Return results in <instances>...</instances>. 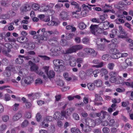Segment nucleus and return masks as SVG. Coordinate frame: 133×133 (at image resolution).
Returning a JSON list of instances; mask_svg holds the SVG:
<instances>
[{
	"mask_svg": "<svg viewBox=\"0 0 133 133\" xmlns=\"http://www.w3.org/2000/svg\"><path fill=\"white\" fill-rule=\"evenodd\" d=\"M50 7V6L49 5L44 6V10H43L44 11H46L49 10L48 12L52 13L51 15H53L55 13V11L52 9H50L49 10Z\"/></svg>",
	"mask_w": 133,
	"mask_h": 133,
	"instance_id": "nucleus-27",
	"label": "nucleus"
},
{
	"mask_svg": "<svg viewBox=\"0 0 133 133\" xmlns=\"http://www.w3.org/2000/svg\"><path fill=\"white\" fill-rule=\"evenodd\" d=\"M23 58H25L24 56L19 55L18 57L15 60L16 63L20 64H22L23 62Z\"/></svg>",
	"mask_w": 133,
	"mask_h": 133,
	"instance_id": "nucleus-10",
	"label": "nucleus"
},
{
	"mask_svg": "<svg viewBox=\"0 0 133 133\" xmlns=\"http://www.w3.org/2000/svg\"><path fill=\"white\" fill-rule=\"evenodd\" d=\"M72 116L73 118L75 120H78L79 119V117L77 114L74 113Z\"/></svg>",
	"mask_w": 133,
	"mask_h": 133,
	"instance_id": "nucleus-54",
	"label": "nucleus"
},
{
	"mask_svg": "<svg viewBox=\"0 0 133 133\" xmlns=\"http://www.w3.org/2000/svg\"><path fill=\"white\" fill-rule=\"evenodd\" d=\"M9 61L6 58L3 59L2 60V63L3 65H7L9 64Z\"/></svg>",
	"mask_w": 133,
	"mask_h": 133,
	"instance_id": "nucleus-47",
	"label": "nucleus"
},
{
	"mask_svg": "<svg viewBox=\"0 0 133 133\" xmlns=\"http://www.w3.org/2000/svg\"><path fill=\"white\" fill-rule=\"evenodd\" d=\"M87 76L86 72L83 71H81L79 74V77L81 79H85Z\"/></svg>",
	"mask_w": 133,
	"mask_h": 133,
	"instance_id": "nucleus-17",
	"label": "nucleus"
},
{
	"mask_svg": "<svg viewBox=\"0 0 133 133\" xmlns=\"http://www.w3.org/2000/svg\"><path fill=\"white\" fill-rule=\"evenodd\" d=\"M9 119V116L5 115L3 116L2 117V119L4 122H6L8 121Z\"/></svg>",
	"mask_w": 133,
	"mask_h": 133,
	"instance_id": "nucleus-61",
	"label": "nucleus"
},
{
	"mask_svg": "<svg viewBox=\"0 0 133 133\" xmlns=\"http://www.w3.org/2000/svg\"><path fill=\"white\" fill-rule=\"evenodd\" d=\"M21 69V67L19 66H14L13 65L12 69V71L14 73L17 72L18 71L19 72V74L20 76H22L23 73L22 71H19Z\"/></svg>",
	"mask_w": 133,
	"mask_h": 133,
	"instance_id": "nucleus-9",
	"label": "nucleus"
},
{
	"mask_svg": "<svg viewBox=\"0 0 133 133\" xmlns=\"http://www.w3.org/2000/svg\"><path fill=\"white\" fill-rule=\"evenodd\" d=\"M32 8L34 10H37L39 8V5L35 4H33L32 6Z\"/></svg>",
	"mask_w": 133,
	"mask_h": 133,
	"instance_id": "nucleus-52",
	"label": "nucleus"
},
{
	"mask_svg": "<svg viewBox=\"0 0 133 133\" xmlns=\"http://www.w3.org/2000/svg\"><path fill=\"white\" fill-rule=\"evenodd\" d=\"M74 36V34H66V38L68 40H70Z\"/></svg>",
	"mask_w": 133,
	"mask_h": 133,
	"instance_id": "nucleus-45",
	"label": "nucleus"
},
{
	"mask_svg": "<svg viewBox=\"0 0 133 133\" xmlns=\"http://www.w3.org/2000/svg\"><path fill=\"white\" fill-rule=\"evenodd\" d=\"M101 113H97L94 112H92L90 113V117L92 118H96L97 117H99L101 115Z\"/></svg>",
	"mask_w": 133,
	"mask_h": 133,
	"instance_id": "nucleus-31",
	"label": "nucleus"
},
{
	"mask_svg": "<svg viewBox=\"0 0 133 133\" xmlns=\"http://www.w3.org/2000/svg\"><path fill=\"white\" fill-rule=\"evenodd\" d=\"M109 126H113L115 124V120L114 119H111L109 120Z\"/></svg>",
	"mask_w": 133,
	"mask_h": 133,
	"instance_id": "nucleus-49",
	"label": "nucleus"
},
{
	"mask_svg": "<svg viewBox=\"0 0 133 133\" xmlns=\"http://www.w3.org/2000/svg\"><path fill=\"white\" fill-rule=\"evenodd\" d=\"M120 68L122 70L125 69L128 66V64H127L126 61L124 62H123L120 63L119 64Z\"/></svg>",
	"mask_w": 133,
	"mask_h": 133,
	"instance_id": "nucleus-24",
	"label": "nucleus"
},
{
	"mask_svg": "<svg viewBox=\"0 0 133 133\" xmlns=\"http://www.w3.org/2000/svg\"><path fill=\"white\" fill-rule=\"evenodd\" d=\"M104 66V63L103 62H99L98 65H93V67H96L97 68H101L103 67Z\"/></svg>",
	"mask_w": 133,
	"mask_h": 133,
	"instance_id": "nucleus-58",
	"label": "nucleus"
},
{
	"mask_svg": "<svg viewBox=\"0 0 133 133\" xmlns=\"http://www.w3.org/2000/svg\"><path fill=\"white\" fill-rule=\"evenodd\" d=\"M94 83L96 87H100L102 86V82L101 80L98 79L95 81Z\"/></svg>",
	"mask_w": 133,
	"mask_h": 133,
	"instance_id": "nucleus-20",
	"label": "nucleus"
},
{
	"mask_svg": "<svg viewBox=\"0 0 133 133\" xmlns=\"http://www.w3.org/2000/svg\"><path fill=\"white\" fill-rule=\"evenodd\" d=\"M74 9L75 10V12L76 13L77 12H79L81 11V8L80 6L79 5L77 6H75L74 7Z\"/></svg>",
	"mask_w": 133,
	"mask_h": 133,
	"instance_id": "nucleus-50",
	"label": "nucleus"
},
{
	"mask_svg": "<svg viewBox=\"0 0 133 133\" xmlns=\"http://www.w3.org/2000/svg\"><path fill=\"white\" fill-rule=\"evenodd\" d=\"M88 12V10H83L81 12V15L82 17H85L86 16Z\"/></svg>",
	"mask_w": 133,
	"mask_h": 133,
	"instance_id": "nucleus-46",
	"label": "nucleus"
},
{
	"mask_svg": "<svg viewBox=\"0 0 133 133\" xmlns=\"http://www.w3.org/2000/svg\"><path fill=\"white\" fill-rule=\"evenodd\" d=\"M49 67L48 66H44L43 67L42 69H43L45 73V74L46 75L48 78H53L54 77L55 73L54 71L50 70L49 71V73L48 70Z\"/></svg>",
	"mask_w": 133,
	"mask_h": 133,
	"instance_id": "nucleus-4",
	"label": "nucleus"
},
{
	"mask_svg": "<svg viewBox=\"0 0 133 133\" xmlns=\"http://www.w3.org/2000/svg\"><path fill=\"white\" fill-rule=\"evenodd\" d=\"M87 76H90L92 73V69H90L87 70L86 72Z\"/></svg>",
	"mask_w": 133,
	"mask_h": 133,
	"instance_id": "nucleus-59",
	"label": "nucleus"
},
{
	"mask_svg": "<svg viewBox=\"0 0 133 133\" xmlns=\"http://www.w3.org/2000/svg\"><path fill=\"white\" fill-rule=\"evenodd\" d=\"M91 33L95 35H97V34H101L102 31L101 28H98V25H92L90 27Z\"/></svg>",
	"mask_w": 133,
	"mask_h": 133,
	"instance_id": "nucleus-3",
	"label": "nucleus"
},
{
	"mask_svg": "<svg viewBox=\"0 0 133 133\" xmlns=\"http://www.w3.org/2000/svg\"><path fill=\"white\" fill-rule=\"evenodd\" d=\"M97 52L95 50H86L84 52L80 51L77 53V55L79 57H85L87 56V55L91 54H93L94 56H96L97 54Z\"/></svg>",
	"mask_w": 133,
	"mask_h": 133,
	"instance_id": "nucleus-2",
	"label": "nucleus"
},
{
	"mask_svg": "<svg viewBox=\"0 0 133 133\" xmlns=\"http://www.w3.org/2000/svg\"><path fill=\"white\" fill-rule=\"evenodd\" d=\"M48 42L49 44L52 46H54L57 43V42L56 41L53 39H49L48 41Z\"/></svg>",
	"mask_w": 133,
	"mask_h": 133,
	"instance_id": "nucleus-34",
	"label": "nucleus"
},
{
	"mask_svg": "<svg viewBox=\"0 0 133 133\" xmlns=\"http://www.w3.org/2000/svg\"><path fill=\"white\" fill-rule=\"evenodd\" d=\"M61 117L63 118V120L64 118H65L66 119H67L69 118V116L67 115V114L66 112H65L64 111H62L61 113Z\"/></svg>",
	"mask_w": 133,
	"mask_h": 133,
	"instance_id": "nucleus-26",
	"label": "nucleus"
},
{
	"mask_svg": "<svg viewBox=\"0 0 133 133\" xmlns=\"http://www.w3.org/2000/svg\"><path fill=\"white\" fill-rule=\"evenodd\" d=\"M31 9V5L29 4H27L26 6L22 8V10L23 12H26L30 10Z\"/></svg>",
	"mask_w": 133,
	"mask_h": 133,
	"instance_id": "nucleus-19",
	"label": "nucleus"
},
{
	"mask_svg": "<svg viewBox=\"0 0 133 133\" xmlns=\"http://www.w3.org/2000/svg\"><path fill=\"white\" fill-rule=\"evenodd\" d=\"M87 86L89 89L90 90H92L95 89V84L91 83H88Z\"/></svg>",
	"mask_w": 133,
	"mask_h": 133,
	"instance_id": "nucleus-22",
	"label": "nucleus"
},
{
	"mask_svg": "<svg viewBox=\"0 0 133 133\" xmlns=\"http://www.w3.org/2000/svg\"><path fill=\"white\" fill-rule=\"evenodd\" d=\"M37 121L39 122L42 118V116L39 113H37L36 116Z\"/></svg>",
	"mask_w": 133,
	"mask_h": 133,
	"instance_id": "nucleus-63",
	"label": "nucleus"
},
{
	"mask_svg": "<svg viewBox=\"0 0 133 133\" xmlns=\"http://www.w3.org/2000/svg\"><path fill=\"white\" fill-rule=\"evenodd\" d=\"M61 113L59 112H55L54 115V118L55 119L57 120H63V118L61 116Z\"/></svg>",
	"mask_w": 133,
	"mask_h": 133,
	"instance_id": "nucleus-13",
	"label": "nucleus"
},
{
	"mask_svg": "<svg viewBox=\"0 0 133 133\" xmlns=\"http://www.w3.org/2000/svg\"><path fill=\"white\" fill-rule=\"evenodd\" d=\"M95 101H98L101 102L103 101L102 98L100 94H96L95 95Z\"/></svg>",
	"mask_w": 133,
	"mask_h": 133,
	"instance_id": "nucleus-29",
	"label": "nucleus"
},
{
	"mask_svg": "<svg viewBox=\"0 0 133 133\" xmlns=\"http://www.w3.org/2000/svg\"><path fill=\"white\" fill-rule=\"evenodd\" d=\"M123 85H126L130 87L133 88V82H125L123 83Z\"/></svg>",
	"mask_w": 133,
	"mask_h": 133,
	"instance_id": "nucleus-38",
	"label": "nucleus"
},
{
	"mask_svg": "<svg viewBox=\"0 0 133 133\" xmlns=\"http://www.w3.org/2000/svg\"><path fill=\"white\" fill-rule=\"evenodd\" d=\"M8 15L10 16H14L16 15V13L12 11H9L8 12Z\"/></svg>",
	"mask_w": 133,
	"mask_h": 133,
	"instance_id": "nucleus-60",
	"label": "nucleus"
},
{
	"mask_svg": "<svg viewBox=\"0 0 133 133\" xmlns=\"http://www.w3.org/2000/svg\"><path fill=\"white\" fill-rule=\"evenodd\" d=\"M1 5L3 7H8L10 5V1L7 0L3 1L1 2Z\"/></svg>",
	"mask_w": 133,
	"mask_h": 133,
	"instance_id": "nucleus-14",
	"label": "nucleus"
},
{
	"mask_svg": "<svg viewBox=\"0 0 133 133\" xmlns=\"http://www.w3.org/2000/svg\"><path fill=\"white\" fill-rule=\"evenodd\" d=\"M101 113H102V119H104L107 116L108 117H110V116L108 115V113L105 111H101Z\"/></svg>",
	"mask_w": 133,
	"mask_h": 133,
	"instance_id": "nucleus-43",
	"label": "nucleus"
},
{
	"mask_svg": "<svg viewBox=\"0 0 133 133\" xmlns=\"http://www.w3.org/2000/svg\"><path fill=\"white\" fill-rule=\"evenodd\" d=\"M25 105L27 108H29L31 107V104L30 102H28V100H27L25 103Z\"/></svg>",
	"mask_w": 133,
	"mask_h": 133,
	"instance_id": "nucleus-62",
	"label": "nucleus"
},
{
	"mask_svg": "<svg viewBox=\"0 0 133 133\" xmlns=\"http://www.w3.org/2000/svg\"><path fill=\"white\" fill-rule=\"evenodd\" d=\"M12 5L14 8H17L19 7L21 5V3L19 1H16L12 3Z\"/></svg>",
	"mask_w": 133,
	"mask_h": 133,
	"instance_id": "nucleus-21",
	"label": "nucleus"
},
{
	"mask_svg": "<svg viewBox=\"0 0 133 133\" xmlns=\"http://www.w3.org/2000/svg\"><path fill=\"white\" fill-rule=\"evenodd\" d=\"M11 51V50H3L2 53L4 55L8 57H11V55L10 54Z\"/></svg>",
	"mask_w": 133,
	"mask_h": 133,
	"instance_id": "nucleus-32",
	"label": "nucleus"
},
{
	"mask_svg": "<svg viewBox=\"0 0 133 133\" xmlns=\"http://www.w3.org/2000/svg\"><path fill=\"white\" fill-rule=\"evenodd\" d=\"M63 76L65 79L67 81H70L71 79V77H69V74L67 72H65L63 74Z\"/></svg>",
	"mask_w": 133,
	"mask_h": 133,
	"instance_id": "nucleus-39",
	"label": "nucleus"
},
{
	"mask_svg": "<svg viewBox=\"0 0 133 133\" xmlns=\"http://www.w3.org/2000/svg\"><path fill=\"white\" fill-rule=\"evenodd\" d=\"M51 56H57L59 55L61 52L64 55L70 54L73 52H75L77 50H50Z\"/></svg>",
	"mask_w": 133,
	"mask_h": 133,
	"instance_id": "nucleus-1",
	"label": "nucleus"
},
{
	"mask_svg": "<svg viewBox=\"0 0 133 133\" xmlns=\"http://www.w3.org/2000/svg\"><path fill=\"white\" fill-rule=\"evenodd\" d=\"M19 104L18 103H15L13 106V109L14 111H17L18 109Z\"/></svg>",
	"mask_w": 133,
	"mask_h": 133,
	"instance_id": "nucleus-57",
	"label": "nucleus"
},
{
	"mask_svg": "<svg viewBox=\"0 0 133 133\" xmlns=\"http://www.w3.org/2000/svg\"><path fill=\"white\" fill-rule=\"evenodd\" d=\"M30 62L33 63L32 65L30 67L31 70L32 71L37 70L38 69V66L36 65L35 64L33 63L32 61H29V63H30Z\"/></svg>",
	"mask_w": 133,
	"mask_h": 133,
	"instance_id": "nucleus-25",
	"label": "nucleus"
},
{
	"mask_svg": "<svg viewBox=\"0 0 133 133\" xmlns=\"http://www.w3.org/2000/svg\"><path fill=\"white\" fill-rule=\"evenodd\" d=\"M76 59H75V60H73V61H70L69 62V64L71 66L74 67L76 65Z\"/></svg>",
	"mask_w": 133,
	"mask_h": 133,
	"instance_id": "nucleus-51",
	"label": "nucleus"
},
{
	"mask_svg": "<svg viewBox=\"0 0 133 133\" xmlns=\"http://www.w3.org/2000/svg\"><path fill=\"white\" fill-rule=\"evenodd\" d=\"M59 17L60 18L64 20H67L69 19L68 14L65 11L61 12L59 14Z\"/></svg>",
	"mask_w": 133,
	"mask_h": 133,
	"instance_id": "nucleus-8",
	"label": "nucleus"
},
{
	"mask_svg": "<svg viewBox=\"0 0 133 133\" xmlns=\"http://www.w3.org/2000/svg\"><path fill=\"white\" fill-rule=\"evenodd\" d=\"M35 47V45L34 43H30L29 44L27 48L28 49L31 50L33 49Z\"/></svg>",
	"mask_w": 133,
	"mask_h": 133,
	"instance_id": "nucleus-42",
	"label": "nucleus"
},
{
	"mask_svg": "<svg viewBox=\"0 0 133 133\" xmlns=\"http://www.w3.org/2000/svg\"><path fill=\"white\" fill-rule=\"evenodd\" d=\"M21 84L23 86H25L30 84L31 82L29 80V79L28 80L26 79H22L21 80Z\"/></svg>",
	"mask_w": 133,
	"mask_h": 133,
	"instance_id": "nucleus-15",
	"label": "nucleus"
},
{
	"mask_svg": "<svg viewBox=\"0 0 133 133\" xmlns=\"http://www.w3.org/2000/svg\"><path fill=\"white\" fill-rule=\"evenodd\" d=\"M75 110V108H68L66 110V112L67 114V115L69 116L70 114H72V112Z\"/></svg>",
	"mask_w": 133,
	"mask_h": 133,
	"instance_id": "nucleus-28",
	"label": "nucleus"
},
{
	"mask_svg": "<svg viewBox=\"0 0 133 133\" xmlns=\"http://www.w3.org/2000/svg\"><path fill=\"white\" fill-rule=\"evenodd\" d=\"M11 98L10 95L6 93L4 95L3 99L5 101H8L10 100Z\"/></svg>",
	"mask_w": 133,
	"mask_h": 133,
	"instance_id": "nucleus-23",
	"label": "nucleus"
},
{
	"mask_svg": "<svg viewBox=\"0 0 133 133\" xmlns=\"http://www.w3.org/2000/svg\"><path fill=\"white\" fill-rule=\"evenodd\" d=\"M90 126H90L89 125H85L84 126L83 130L86 133L90 132L91 130V128Z\"/></svg>",
	"mask_w": 133,
	"mask_h": 133,
	"instance_id": "nucleus-18",
	"label": "nucleus"
},
{
	"mask_svg": "<svg viewBox=\"0 0 133 133\" xmlns=\"http://www.w3.org/2000/svg\"><path fill=\"white\" fill-rule=\"evenodd\" d=\"M126 62L127 61V64L128 66H131L132 65V62L133 61V59L132 58H127L125 60Z\"/></svg>",
	"mask_w": 133,
	"mask_h": 133,
	"instance_id": "nucleus-36",
	"label": "nucleus"
},
{
	"mask_svg": "<svg viewBox=\"0 0 133 133\" xmlns=\"http://www.w3.org/2000/svg\"><path fill=\"white\" fill-rule=\"evenodd\" d=\"M75 58L74 56H68L67 58H65V59L67 61H69V62L70 61H73V60H75Z\"/></svg>",
	"mask_w": 133,
	"mask_h": 133,
	"instance_id": "nucleus-48",
	"label": "nucleus"
},
{
	"mask_svg": "<svg viewBox=\"0 0 133 133\" xmlns=\"http://www.w3.org/2000/svg\"><path fill=\"white\" fill-rule=\"evenodd\" d=\"M22 116V114L20 111L18 112L15 114L13 117V119L14 121H17L21 118Z\"/></svg>",
	"mask_w": 133,
	"mask_h": 133,
	"instance_id": "nucleus-12",
	"label": "nucleus"
},
{
	"mask_svg": "<svg viewBox=\"0 0 133 133\" xmlns=\"http://www.w3.org/2000/svg\"><path fill=\"white\" fill-rule=\"evenodd\" d=\"M37 73L40 76H42L43 78L46 79L47 78L46 76L45 75V73L41 70H39L38 71Z\"/></svg>",
	"mask_w": 133,
	"mask_h": 133,
	"instance_id": "nucleus-35",
	"label": "nucleus"
},
{
	"mask_svg": "<svg viewBox=\"0 0 133 133\" xmlns=\"http://www.w3.org/2000/svg\"><path fill=\"white\" fill-rule=\"evenodd\" d=\"M78 26L81 29H85L87 26L83 22L80 23L78 24Z\"/></svg>",
	"mask_w": 133,
	"mask_h": 133,
	"instance_id": "nucleus-37",
	"label": "nucleus"
},
{
	"mask_svg": "<svg viewBox=\"0 0 133 133\" xmlns=\"http://www.w3.org/2000/svg\"><path fill=\"white\" fill-rule=\"evenodd\" d=\"M117 74V72H115L112 71L110 72L109 75L111 77L110 78L109 80L110 82L114 83L116 81V76Z\"/></svg>",
	"mask_w": 133,
	"mask_h": 133,
	"instance_id": "nucleus-6",
	"label": "nucleus"
},
{
	"mask_svg": "<svg viewBox=\"0 0 133 133\" xmlns=\"http://www.w3.org/2000/svg\"><path fill=\"white\" fill-rule=\"evenodd\" d=\"M84 121L85 122V124L86 125H90L91 126L93 127L94 126L95 123L94 122L92 121V120H90L89 118H85Z\"/></svg>",
	"mask_w": 133,
	"mask_h": 133,
	"instance_id": "nucleus-11",
	"label": "nucleus"
},
{
	"mask_svg": "<svg viewBox=\"0 0 133 133\" xmlns=\"http://www.w3.org/2000/svg\"><path fill=\"white\" fill-rule=\"evenodd\" d=\"M117 79L116 81H117V83L118 84H122V83H123V79L122 77L121 76H119L117 77Z\"/></svg>",
	"mask_w": 133,
	"mask_h": 133,
	"instance_id": "nucleus-41",
	"label": "nucleus"
},
{
	"mask_svg": "<svg viewBox=\"0 0 133 133\" xmlns=\"http://www.w3.org/2000/svg\"><path fill=\"white\" fill-rule=\"evenodd\" d=\"M111 54V56L113 59H118L120 58L119 50H109Z\"/></svg>",
	"mask_w": 133,
	"mask_h": 133,
	"instance_id": "nucleus-5",
	"label": "nucleus"
},
{
	"mask_svg": "<svg viewBox=\"0 0 133 133\" xmlns=\"http://www.w3.org/2000/svg\"><path fill=\"white\" fill-rule=\"evenodd\" d=\"M101 72V70L99 69H96L94 70H93L92 69V74L94 75V77H96L97 76V74Z\"/></svg>",
	"mask_w": 133,
	"mask_h": 133,
	"instance_id": "nucleus-40",
	"label": "nucleus"
},
{
	"mask_svg": "<svg viewBox=\"0 0 133 133\" xmlns=\"http://www.w3.org/2000/svg\"><path fill=\"white\" fill-rule=\"evenodd\" d=\"M9 18V16L8 14H3L0 15V19H6Z\"/></svg>",
	"mask_w": 133,
	"mask_h": 133,
	"instance_id": "nucleus-33",
	"label": "nucleus"
},
{
	"mask_svg": "<svg viewBox=\"0 0 133 133\" xmlns=\"http://www.w3.org/2000/svg\"><path fill=\"white\" fill-rule=\"evenodd\" d=\"M109 56V54H105L103 55L102 58L103 60L107 61L108 60Z\"/></svg>",
	"mask_w": 133,
	"mask_h": 133,
	"instance_id": "nucleus-55",
	"label": "nucleus"
},
{
	"mask_svg": "<svg viewBox=\"0 0 133 133\" xmlns=\"http://www.w3.org/2000/svg\"><path fill=\"white\" fill-rule=\"evenodd\" d=\"M102 131L104 133H108L110 131V130L108 128L105 127L102 129Z\"/></svg>",
	"mask_w": 133,
	"mask_h": 133,
	"instance_id": "nucleus-64",
	"label": "nucleus"
},
{
	"mask_svg": "<svg viewBox=\"0 0 133 133\" xmlns=\"http://www.w3.org/2000/svg\"><path fill=\"white\" fill-rule=\"evenodd\" d=\"M119 29L120 33L122 34L125 35V30L123 29L122 27L121 26H119Z\"/></svg>",
	"mask_w": 133,
	"mask_h": 133,
	"instance_id": "nucleus-53",
	"label": "nucleus"
},
{
	"mask_svg": "<svg viewBox=\"0 0 133 133\" xmlns=\"http://www.w3.org/2000/svg\"><path fill=\"white\" fill-rule=\"evenodd\" d=\"M83 46L81 45H75L72 46L69 50H79L82 49Z\"/></svg>",
	"mask_w": 133,
	"mask_h": 133,
	"instance_id": "nucleus-16",
	"label": "nucleus"
},
{
	"mask_svg": "<svg viewBox=\"0 0 133 133\" xmlns=\"http://www.w3.org/2000/svg\"><path fill=\"white\" fill-rule=\"evenodd\" d=\"M4 40L5 41L7 42H15L16 41L15 39L13 37H6L4 38Z\"/></svg>",
	"mask_w": 133,
	"mask_h": 133,
	"instance_id": "nucleus-30",
	"label": "nucleus"
},
{
	"mask_svg": "<svg viewBox=\"0 0 133 133\" xmlns=\"http://www.w3.org/2000/svg\"><path fill=\"white\" fill-rule=\"evenodd\" d=\"M45 28H43L41 30V32L43 33V35H41L40 36V37L39 38L40 40L44 41H46L47 40V36L46 35L47 33V31H45Z\"/></svg>",
	"mask_w": 133,
	"mask_h": 133,
	"instance_id": "nucleus-7",
	"label": "nucleus"
},
{
	"mask_svg": "<svg viewBox=\"0 0 133 133\" xmlns=\"http://www.w3.org/2000/svg\"><path fill=\"white\" fill-rule=\"evenodd\" d=\"M29 124L28 121L27 120H25L21 124V127L22 128L25 127L27 126Z\"/></svg>",
	"mask_w": 133,
	"mask_h": 133,
	"instance_id": "nucleus-44",
	"label": "nucleus"
},
{
	"mask_svg": "<svg viewBox=\"0 0 133 133\" xmlns=\"http://www.w3.org/2000/svg\"><path fill=\"white\" fill-rule=\"evenodd\" d=\"M57 85L60 87L63 86L64 83L63 81L62 80H59L57 81Z\"/></svg>",
	"mask_w": 133,
	"mask_h": 133,
	"instance_id": "nucleus-56",
	"label": "nucleus"
}]
</instances>
